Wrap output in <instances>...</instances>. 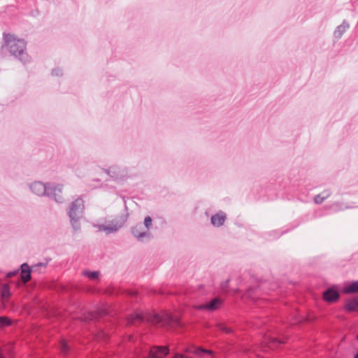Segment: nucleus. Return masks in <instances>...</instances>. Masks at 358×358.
Returning <instances> with one entry per match:
<instances>
[{
	"instance_id": "obj_1",
	"label": "nucleus",
	"mask_w": 358,
	"mask_h": 358,
	"mask_svg": "<svg viewBox=\"0 0 358 358\" xmlns=\"http://www.w3.org/2000/svg\"><path fill=\"white\" fill-rule=\"evenodd\" d=\"M3 41L0 48V57H3V50L6 48L11 56L23 65L31 62V57L27 52V43L24 39L17 38L13 34L3 32Z\"/></svg>"
},
{
	"instance_id": "obj_2",
	"label": "nucleus",
	"mask_w": 358,
	"mask_h": 358,
	"mask_svg": "<svg viewBox=\"0 0 358 358\" xmlns=\"http://www.w3.org/2000/svg\"><path fill=\"white\" fill-rule=\"evenodd\" d=\"M148 322L153 325H160L166 328L179 327L181 326L180 321L173 315L169 313L159 315L153 313L152 315H145L143 313H134L129 317V322L134 324L136 322Z\"/></svg>"
},
{
	"instance_id": "obj_3",
	"label": "nucleus",
	"mask_w": 358,
	"mask_h": 358,
	"mask_svg": "<svg viewBox=\"0 0 358 358\" xmlns=\"http://www.w3.org/2000/svg\"><path fill=\"white\" fill-rule=\"evenodd\" d=\"M29 189L33 194L38 196H47L57 203L64 202V198L62 194L63 191L62 184L34 181L29 185Z\"/></svg>"
},
{
	"instance_id": "obj_4",
	"label": "nucleus",
	"mask_w": 358,
	"mask_h": 358,
	"mask_svg": "<svg viewBox=\"0 0 358 358\" xmlns=\"http://www.w3.org/2000/svg\"><path fill=\"white\" fill-rule=\"evenodd\" d=\"M84 208V201L78 197L73 201L66 209L71 227L75 231L80 230V220L83 215Z\"/></svg>"
},
{
	"instance_id": "obj_5",
	"label": "nucleus",
	"mask_w": 358,
	"mask_h": 358,
	"mask_svg": "<svg viewBox=\"0 0 358 358\" xmlns=\"http://www.w3.org/2000/svg\"><path fill=\"white\" fill-rule=\"evenodd\" d=\"M125 212L112 220L108 222V224H96L94 227L99 231H104L107 235L117 232L127 222L129 217L128 208L124 203Z\"/></svg>"
},
{
	"instance_id": "obj_6",
	"label": "nucleus",
	"mask_w": 358,
	"mask_h": 358,
	"mask_svg": "<svg viewBox=\"0 0 358 358\" xmlns=\"http://www.w3.org/2000/svg\"><path fill=\"white\" fill-rule=\"evenodd\" d=\"M266 287V282L258 280L248 287L245 296L256 303L259 298L260 294L265 291Z\"/></svg>"
},
{
	"instance_id": "obj_7",
	"label": "nucleus",
	"mask_w": 358,
	"mask_h": 358,
	"mask_svg": "<svg viewBox=\"0 0 358 358\" xmlns=\"http://www.w3.org/2000/svg\"><path fill=\"white\" fill-rule=\"evenodd\" d=\"M130 231L131 235L139 242L145 243L153 239L152 233L148 229H145L142 223H138L132 227Z\"/></svg>"
},
{
	"instance_id": "obj_8",
	"label": "nucleus",
	"mask_w": 358,
	"mask_h": 358,
	"mask_svg": "<svg viewBox=\"0 0 358 358\" xmlns=\"http://www.w3.org/2000/svg\"><path fill=\"white\" fill-rule=\"evenodd\" d=\"M106 173L114 180H124L129 175L128 169L126 166H120L118 165H113L109 168L104 169Z\"/></svg>"
},
{
	"instance_id": "obj_9",
	"label": "nucleus",
	"mask_w": 358,
	"mask_h": 358,
	"mask_svg": "<svg viewBox=\"0 0 358 358\" xmlns=\"http://www.w3.org/2000/svg\"><path fill=\"white\" fill-rule=\"evenodd\" d=\"M340 292L336 285L327 287L323 292L322 299L324 301L333 303L338 301L340 299Z\"/></svg>"
},
{
	"instance_id": "obj_10",
	"label": "nucleus",
	"mask_w": 358,
	"mask_h": 358,
	"mask_svg": "<svg viewBox=\"0 0 358 358\" xmlns=\"http://www.w3.org/2000/svg\"><path fill=\"white\" fill-rule=\"evenodd\" d=\"M223 303V300L220 297H215L210 301L201 303L198 306L199 310H206L208 311H214L217 310Z\"/></svg>"
},
{
	"instance_id": "obj_11",
	"label": "nucleus",
	"mask_w": 358,
	"mask_h": 358,
	"mask_svg": "<svg viewBox=\"0 0 358 358\" xmlns=\"http://www.w3.org/2000/svg\"><path fill=\"white\" fill-rule=\"evenodd\" d=\"M169 354V348L166 346H154L149 352L148 357L144 358H163Z\"/></svg>"
},
{
	"instance_id": "obj_12",
	"label": "nucleus",
	"mask_w": 358,
	"mask_h": 358,
	"mask_svg": "<svg viewBox=\"0 0 358 358\" xmlns=\"http://www.w3.org/2000/svg\"><path fill=\"white\" fill-rule=\"evenodd\" d=\"M19 274L21 280L27 283L31 279V273L34 271L32 266H30L27 263H23L20 265Z\"/></svg>"
},
{
	"instance_id": "obj_13",
	"label": "nucleus",
	"mask_w": 358,
	"mask_h": 358,
	"mask_svg": "<svg viewBox=\"0 0 358 358\" xmlns=\"http://www.w3.org/2000/svg\"><path fill=\"white\" fill-rule=\"evenodd\" d=\"M226 220L227 214L222 210H219L217 213L211 216L210 224L214 227L219 228L224 224Z\"/></svg>"
},
{
	"instance_id": "obj_14",
	"label": "nucleus",
	"mask_w": 358,
	"mask_h": 358,
	"mask_svg": "<svg viewBox=\"0 0 358 358\" xmlns=\"http://www.w3.org/2000/svg\"><path fill=\"white\" fill-rule=\"evenodd\" d=\"M352 208L353 207L345 205L344 203L340 201H336L329 206H325V209L329 210L331 213H337L345 209H350Z\"/></svg>"
},
{
	"instance_id": "obj_15",
	"label": "nucleus",
	"mask_w": 358,
	"mask_h": 358,
	"mask_svg": "<svg viewBox=\"0 0 358 358\" xmlns=\"http://www.w3.org/2000/svg\"><path fill=\"white\" fill-rule=\"evenodd\" d=\"M350 28L349 23L344 20L342 23L336 27L334 31V37L338 40L341 38L343 34Z\"/></svg>"
},
{
	"instance_id": "obj_16",
	"label": "nucleus",
	"mask_w": 358,
	"mask_h": 358,
	"mask_svg": "<svg viewBox=\"0 0 358 358\" xmlns=\"http://www.w3.org/2000/svg\"><path fill=\"white\" fill-rule=\"evenodd\" d=\"M11 296L10 286L8 284L4 283L0 286V296L3 303H7Z\"/></svg>"
},
{
	"instance_id": "obj_17",
	"label": "nucleus",
	"mask_w": 358,
	"mask_h": 358,
	"mask_svg": "<svg viewBox=\"0 0 358 358\" xmlns=\"http://www.w3.org/2000/svg\"><path fill=\"white\" fill-rule=\"evenodd\" d=\"M343 292L345 294L358 293V280L346 283L343 287Z\"/></svg>"
},
{
	"instance_id": "obj_18",
	"label": "nucleus",
	"mask_w": 358,
	"mask_h": 358,
	"mask_svg": "<svg viewBox=\"0 0 358 358\" xmlns=\"http://www.w3.org/2000/svg\"><path fill=\"white\" fill-rule=\"evenodd\" d=\"M345 309L348 312L358 311V298H352L347 301Z\"/></svg>"
},
{
	"instance_id": "obj_19",
	"label": "nucleus",
	"mask_w": 358,
	"mask_h": 358,
	"mask_svg": "<svg viewBox=\"0 0 358 358\" xmlns=\"http://www.w3.org/2000/svg\"><path fill=\"white\" fill-rule=\"evenodd\" d=\"M289 229L280 231L279 229L273 230L271 231L268 232L266 234L268 235V240H273L278 238L282 234L287 233Z\"/></svg>"
},
{
	"instance_id": "obj_20",
	"label": "nucleus",
	"mask_w": 358,
	"mask_h": 358,
	"mask_svg": "<svg viewBox=\"0 0 358 358\" xmlns=\"http://www.w3.org/2000/svg\"><path fill=\"white\" fill-rule=\"evenodd\" d=\"M285 343V340L278 338H273L271 337L268 338V344L270 345L271 348H278L280 345Z\"/></svg>"
},
{
	"instance_id": "obj_21",
	"label": "nucleus",
	"mask_w": 358,
	"mask_h": 358,
	"mask_svg": "<svg viewBox=\"0 0 358 358\" xmlns=\"http://www.w3.org/2000/svg\"><path fill=\"white\" fill-rule=\"evenodd\" d=\"M108 315V309L105 308H99L94 315H92V320H97L99 318H101L102 317H104L106 315Z\"/></svg>"
},
{
	"instance_id": "obj_22",
	"label": "nucleus",
	"mask_w": 358,
	"mask_h": 358,
	"mask_svg": "<svg viewBox=\"0 0 358 358\" xmlns=\"http://www.w3.org/2000/svg\"><path fill=\"white\" fill-rule=\"evenodd\" d=\"M12 324V320L6 316H0V329Z\"/></svg>"
},
{
	"instance_id": "obj_23",
	"label": "nucleus",
	"mask_w": 358,
	"mask_h": 358,
	"mask_svg": "<svg viewBox=\"0 0 358 358\" xmlns=\"http://www.w3.org/2000/svg\"><path fill=\"white\" fill-rule=\"evenodd\" d=\"M99 272L97 271H89L86 270L83 271V275L87 278H89L91 280H95L97 279L99 276Z\"/></svg>"
},
{
	"instance_id": "obj_24",
	"label": "nucleus",
	"mask_w": 358,
	"mask_h": 358,
	"mask_svg": "<svg viewBox=\"0 0 358 358\" xmlns=\"http://www.w3.org/2000/svg\"><path fill=\"white\" fill-rule=\"evenodd\" d=\"M195 353L197 355H208L212 357L214 356V352L212 350L203 348L202 347L196 348L195 349Z\"/></svg>"
},
{
	"instance_id": "obj_25",
	"label": "nucleus",
	"mask_w": 358,
	"mask_h": 358,
	"mask_svg": "<svg viewBox=\"0 0 358 358\" xmlns=\"http://www.w3.org/2000/svg\"><path fill=\"white\" fill-rule=\"evenodd\" d=\"M143 225L145 228V229H148L150 231L152 228V219L150 216L148 215L144 218L143 224Z\"/></svg>"
},
{
	"instance_id": "obj_26",
	"label": "nucleus",
	"mask_w": 358,
	"mask_h": 358,
	"mask_svg": "<svg viewBox=\"0 0 358 358\" xmlns=\"http://www.w3.org/2000/svg\"><path fill=\"white\" fill-rule=\"evenodd\" d=\"M61 351L64 355H67L70 350V346L66 341H62L60 344Z\"/></svg>"
},
{
	"instance_id": "obj_27",
	"label": "nucleus",
	"mask_w": 358,
	"mask_h": 358,
	"mask_svg": "<svg viewBox=\"0 0 358 358\" xmlns=\"http://www.w3.org/2000/svg\"><path fill=\"white\" fill-rule=\"evenodd\" d=\"M217 328L220 331H223L226 334H231L232 333L233 330L231 328L227 327L223 323H218L217 324Z\"/></svg>"
},
{
	"instance_id": "obj_28",
	"label": "nucleus",
	"mask_w": 358,
	"mask_h": 358,
	"mask_svg": "<svg viewBox=\"0 0 358 358\" xmlns=\"http://www.w3.org/2000/svg\"><path fill=\"white\" fill-rule=\"evenodd\" d=\"M50 261V259H46L45 262H39L32 266V268L34 269V271H38V268H45L48 264V262Z\"/></svg>"
},
{
	"instance_id": "obj_29",
	"label": "nucleus",
	"mask_w": 358,
	"mask_h": 358,
	"mask_svg": "<svg viewBox=\"0 0 358 358\" xmlns=\"http://www.w3.org/2000/svg\"><path fill=\"white\" fill-rule=\"evenodd\" d=\"M52 75L54 76L60 77L63 75L62 69L60 68H55L52 70Z\"/></svg>"
},
{
	"instance_id": "obj_30",
	"label": "nucleus",
	"mask_w": 358,
	"mask_h": 358,
	"mask_svg": "<svg viewBox=\"0 0 358 358\" xmlns=\"http://www.w3.org/2000/svg\"><path fill=\"white\" fill-rule=\"evenodd\" d=\"M320 194L323 198L324 200H326L331 196V192L330 189H324Z\"/></svg>"
},
{
	"instance_id": "obj_31",
	"label": "nucleus",
	"mask_w": 358,
	"mask_h": 358,
	"mask_svg": "<svg viewBox=\"0 0 358 358\" xmlns=\"http://www.w3.org/2000/svg\"><path fill=\"white\" fill-rule=\"evenodd\" d=\"M19 272H20V270L17 268V269H15L13 271H10L9 272H8L6 275V278H10L13 276H15L19 274Z\"/></svg>"
},
{
	"instance_id": "obj_32",
	"label": "nucleus",
	"mask_w": 358,
	"mask_h": 358,
	"mask_svg": "<svg viewBox=\"0 0 358 358\" xmlns=\"http://www.w3.org/2000/svg\"><path fill=\"white\" fill-rule=\"evenodd\" d=\"M324 201L323 198L319 194L314 197V201L317 204H321Z\"/></svg>"
},
{
	"instance_id": "obj_33",
	"label": "nucleus",
	"mask_w": 358,
	"mask_h": 358,
	"mask_svg": "<svg viewBox=\"0 0 358 358\" xmlns=\"http://www.w3.org/2000/svg\"><path fill=\"white\" fill-rule=\"evenodd\" d=\"M100 336L101 337L102 339L106 341L108 339H109V336L107 333L104 332L103 331H101L100 332Z\"/></svg>"
},
{
	"instance_id": "obj_34",
	"label": "nucleus",
	"mask_w": 358,
	"mask_h": 358,
	"mask_svg": "<svg viewBox=\"0 0 358 358\" xmlns=\"http://www.w3.org/2000/svg\"><path fill=\"white\" fill-rule=\"evenodd\" d=\"M173 358H192V357L184 355L182 354L177 353L173 356Z\"/></svg>"
},
{
	"instance_id": "obj_35",
	"label": "nucleus",
	"mask_w": 358,
	"mask_h": 358,
	"mask_svg": "<svg viewBox=\"0 0 358 358\" xmlns=\"http://www.w3.org/2000/svg\"><path fill=\"white\" fill-rule=\"evenodd\" d=\"M0 358H6L2 350L0 349Z\"/></svg>"
},
{
	"instance_id": "obj_36",
	"label": "nucleus",
	"mask_w": 358,
	"mask_h": 358,
	"mask_svg": "<svg viewBox=\"0 0 358 358\" xmlns=\"http://www.w3.org/2000/svg\"><path fill=\"white\" fill-rule=\"evenodd\" d=\"M114 78H115V76H108V80H113Z\"/></svg>"
},
{
	"instance_id": "obj_37",
	"label": "nucleus",
	"mask_w": 358,
	"mask_h": 358,
	"mask_svg": "<svg viewBox=\"0 0 358 358\" xmlns=\"http://www.w3.org/2000/svg\"><path fill=\"white\" fill-rule=\"evenodd\" d=\"M298 224H296V225L293 226V227H292V229L295 228Z\"/></svg>"
},
{
	"instance_id": "obj_38",
	"label": "nucleus",
	"mask_w": 358,
	"mask_h": 358,
	"mask_svg": "<svg viewBox=\"0 0 358 358\" xmlns=\"http://www.w3.org/2000/svg\"><path fill=\"white\" fill-rule=\"evenodd\" d=\"M357 340H358V335H357Z\"/></svg>"
}]
</instances>
